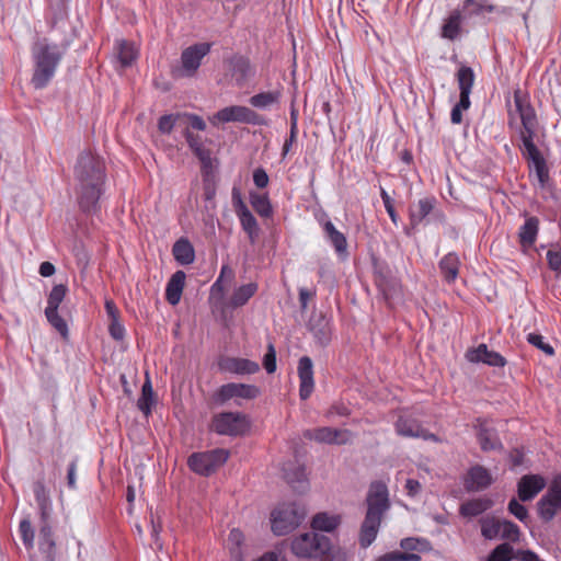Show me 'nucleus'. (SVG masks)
<instances>
[{
	"instance_id": "3",
	"label": "nucleus",
	"mask_w": 561,
	"mask_h": 561,
	"mask_svg": "<svg viewBox=\"0 0 561 561\" xmlns=\"http://www.w3.org/2000/svg\"><path fill=\"white\" fill-rule=\"evenodd\" d=\"M389 492L386 483L374 481L366 495V514L362 522L358 542L363 549L368 548L376 539L382 518L390 508Z\"/></svg>"
},
{
	"instance_id": "56",
	"label": "nucleus",
	"mask_w": 561,
	"mask_h": 561,
	"mask_svg": "<svg viewBox=\"0 0 561 561\" xmlns=\"http://www.w3.org/2000/svg\"><path fill=\"white\" fill-rule=\"evenodd\" d=\"M470 100L460 99L458 103L453 107L450 113V121L453 124H460L462 122V111H466L470 107Z\"/></svg>"
},
{
	"instance_id": "54",
	"label": "nucleus",
	"mask_w": 561,
	"mask_h": 561,
	"mask_svg": "<svg viewBox=\"0 0 561 561\" xmlns=\"http://www.w3.org/2000/svg\"><path fill=\"white\" fill-rule=\"evenodd\" d=\"M527 342L536 346L537 348L541 350L547 355L551 356L554 354V348L550 344L545 343L543 337L540 334L529 333L527 335Z\"/></svg>"
},
{
	"instance_id": "16",
	"label": "nucleus",
	"mask_w": 561,
	"mask_h": 561,
	"mask_svg": "<svg viewBox=\"0 0 561 561\" xmlns=\"http://www.w3.org/2000/svg\"><path fill=\"white\" fill-rule=\"evenodd\" d=\"M38 548L46 561H56V542L53 529L48 522V513L41 508V527L38 533Z\"/></svg>"
},
{
	"instance_id": "36",
	"label": "nucleus",
	"mask_w": 561,
	"mask_h": 561,
	"mask_svg": "<svg viewBox=\"0 0 561 561\" xmlns=\"http://www.w3.org/2000/svg\"><path fill=\"white\" fill-rule=\"evenodd\" d=\"M257 288L256 283H249L236 288L230 297L229 306L232 308L244 306L256 294Z\"/></svg>"
},
{
	"instance_id": "55",
	"label": "nucleus",
	"mask_w": 561,
	"mask_h": 561,
	"mask_svg": "<svg viewBox=\"0 0 561 561\" xmlns=\"http://www.w3.org/2000/svg\"><path fill=\"white\" fill-rule=\"evenodd\" d=\"M508 512L514 515L518 520L525 523L528 519V511L525 505L520 504L517 500L512 499L508 502Z\"/></svg>"
},
{
	"instance_id": "32",
	"label": "nucleus",
	"mask_w": 561,
	"mask_h": 561,
	"mask_svg": "<svg viewBox=\"0 0 561 561\" xmlns=\"http://www.w3.org/2000/svg\"><path fill=\"white\" fill-rule=\"evenodd\" d=\"M243 231L247 233L251 244H255L260 238V226L250 209L237 214Z\"/></svg>"
},
{
	"instance_id": "22",
	"label": "nucleus",
	"mask_w": 561,
	"mask_h": 561,
	"mask_svg": "<svg viewBox=\"0 0 561 561\" xmlns=\"http://www.w3.org/2000/svg\"><path fill=\"white\" fill-rule=\"evenodd\" d=\"M298 376L300 380L299 397L301 400L310 398L313 388V365L308 356H302L298 362Z\"/></svg>"
},
{
	"instance_id": "37",
	"label": "nucleus",
	"mask_w": 561,
	"mask_h": 561,
	"mask_svg": "<svg viewBox=\"0 0 561 561\" xmlns=\"http://www.w3.org/2000/svg\"><path fill=\"white\" fill-rule=\"evenodd\" d=\"M461 31V13L453 11L442 26V37L455 41Z\"/></svg>"
},
{
	"instance_id": "39",
	"label": "nucleus",
	"mask_w": 561,
	"mask_h": 561,
	"mask_svg": "<svg viewBox=\"0 0 561 561\" xmlns=\"http://www.w3.org/2000/svg\"><path fill=\"white\" fill-rule=\"evenodd\" d=\"M153 404L154 393L150 378L147 376L141 387V394L137 401V408L144 413V415L148 416L151 414Z\"/></svg>"
},
{
	"instance_id": "4",
	"label": "nucleus",
	"mask_w": 561,
	"mask_h": 561,
	"mask_svg": "<svg viewBox=\"0 0 561 561\" xmlns=\"http://www.w3.org/2000/svg\"><path fill=\"white\" fill-rule=\"evenodd\" d=\"M69 43H50L48 38H38L32 46L34 64L31 84L36 90L46 88L54 78L57 67L68 49Z\"/></svg>"
},
{
	"instance_id": "42",
	"label": "nucleus",
	"mask_w": 561,
	"mask_h": 561,
	"mask_svg": "<svg viewBox=\"0 0 561 561\" xmlns=\"http://www.w3.org/2000/svg\"><path fill=\"white\" fill-rule=\"evenodd\" d=\"M501 519L494 517H486L480 520L481 534L485 539H494L500 537Z\"/></svg>"
},
{
	"instance_id": "34",
	"label": "nucleus",
	"mask_w": 561,
	"mask_h": 561,
	"mask_svg": "<svg viewBox=\"0 0 561 561\" xmlns=\"http://www.w3.org/2000/svg\"><path fill=\"white\" fill-rule=\"evenodd\" d=\"M493 505L490 499H473L460 505L459 513L463 517H476L488 511Z\"/></svg>"
},
{
	"instance_id": "49",
	"label": "nucleus",
	"mask_w": 561,
	"mask_h": 561,
	"mask_svg": "<svg viewBox=\"0 0 561 561\" xmlns=\"http://www.w3.org/2000/svg\"><path fill=\"white\" fill-rule=\"evenodd\" d=\"M520 530L519 527L507 519L501 522L500 537L505 540L517 542L519 540Z\"/></svg>"
},
{
	"instance_id": "46",
	"label": "nucleus",
	"mask_w": 561,
	"mask_h": 561,
	"mask_svg": "<svg viewBox=\"0 0 561 561\" xmlns=\"http://www.w3.org/2000/svg\"><path fill=\"white\" fill-rule=\"evenodd\" d=\"M332 433L333 427L323 426L314 430H308L305 432L304 436L318 443L332 445Z\"/></svg>"
},
{
	"instance_id": "48",
	"label": "nucleus",
	"mask_w": 561,
	"mask_h": 561,
	"mask_svg": "<svg viewBox=\"0 0 561 561\" xmlns=\"http://www.w3.org/2000/svg\"><path fill=\"white\" fill-rule=\"evenodd\" d=\"M400 547L408 551H428L431 549L430 541L423 538L408 537L400 541Z\"/></svg>"
},
{
	"instance_id": "31",
	"label": "nucleus",
	"mask_w": 561,
	"mask_h": 561,
	"mask_svg": "<svg viewBox=\"0 0 561 561\" xmlns=\"http://www.w3.org/2000/svg\"><path fill=\"white\" fill-rule=\"evenodd\" d=\"M172 254L181 265L192 264L195 260L194 248L186 238H181L173 244Z\"/></svg>"
},
{
	"instance_id": "5",
	"label": "nucleus",
	"mask_w": 561,
	"mask_h": 561,
	"mask_svg": "<svg viewBox=\"0 0 561 561\" xmlns=\"http://www.w3.org/2000/svg\"><path fill=\"white\" fill-rule=\"evenodd\" d=\"M250 426L251 423L247 414L232 411L214 414L209 424L211 432L230 437L245 435Z\"/></svg>"
},
{
	"instance_id": "19",
	"label": "nucleus",
	"mask_w": 561,
	"mask_h": 561,
	"mask_svg": "<svg viewBox=\"0 0 561 561\" xmlns=\"http://www.w3.org/2000/svg\"><path fill=\"white\" fill-rule=\"evenodd\" d=\"M493 482L490 471L481 465L472 466L465 479L463 486L467 492H478L488 489Z\"/></svg>"
},
{
	"instance_id": "63",
	"label": "nucleus",
	"mask_w": 561,
	"mask_h": 561,
	"mask_svg": "<svg viewBox=\"0 0 561 561\" xmlns=\"http://www.w3.org/2000/svg\"><path fill=\"white\" fill-rule=\"evenodd\" d=\"M514 559L518 561H541L538 554L531 550H514Z\"/></svg>"
},
{
	"instance_id": "44",
	"label": "nucleus",
	"mask_w": 561,
	"mask_h": 561,
	"mask_svg": "<svg viewBox=\"0 0 561 561\" xmlns=\"http://www.w3.org/2000/svg\"><path fill=\"white\" fill-rule=\"evenodd\" d=\"M67 291L68 288L66 285H55L48 295L47 307L45 310H58L60 304L66 297Z\"/></svg>"
},
{
	"instance_id": "24",
	"label": "nucleus",
	"mask_w": 561,
	"mask_h": 561,
	"mask_svg": "<svg viewBox=\"0 0 561 561\" xmlns=\"http://www.w3.org/2000/svg\"><path fill=\"white\" fill-rule=\"evenodd\" d=\"M309 329L320 346H327L332 336V329L329 319L322 314H312L309 320Z\"/></svg>"
},
{
	"instance_id": "2",
	"label": "nucleus",
	"mask_w": 561,
	"mask_h": 561,
	"mask_svg": "<svg viewBox=\"0 0 561 561\" xmlns=\"http://www.w3.org/2000/svg\"><path fill=\"white\" fill-rule=\"evenodd\" d=\"M514 104L520 118L519 139L522 141L523 156L527 159L535 171L540 188H546L550 182L547 161L535 144L539 129V121L529 94L519 88L514 90Z\"/></svg>"
},
{
	"instance_id": "61",
	"label": "nucleus",
	"mask_w": 561,
	"mask_h": 561,
	"mask_svg": "<svg viewBox=\"0 0 561 561\" xmlns=\"http://www.w3.org/2000/svg\"><path fill=\"white\" fill-rule=\"evenodd\" d=\"M253 182L257 188H265L268 185L270 178L263 168L253 171Z\"/></svg>"
},
{
	"instance_id": "51",
	"label": "nucleus",
	"mask_w": 561,
	"mask_h": 561,
	"mask_svg": "<svg viewBox=\"0 0 561 561\" xmlns=\"http://www.w3.org/2000/svg\"><path fill=\"white\" fill-rule=\"evenodd\" d=\"M19 531L26 549H32L34 546V529L28 519H22L20 522Z\"/></svg>"
},
{
	"instance_id": "26",
	"label": "nucleus",
	"mask_w": 561,
	"mask_h": 561,
	"mask_svg": "<svg viewBox=\"0 0 561 561\" xmlns=\"http://www.w3.org/2000/svg\"><path fill=\"white\" fill-rule=\"evenodd\" d=\"M327 240L334 248L337 255L342 259L347 257V240L344 233L339 231L331 220H327L322 225Z\"/></svg>"
},
{
	"instance_id": "45",
	"label": "nucleus",
	"mask_w": 561,
	"mask_h": 561,
	"mask_svg": "<svg viewBox=\"0 0 561 561\" xmlns=\"http://www.w3.org/2000/svg\"><path fill=\"white\" fill-rule=\"evenodd\" d=\"M514 559V549L508 542L495 547L485 561H511Z\"/></svg>"
},
{
	"instance_id": "25",
	"label": "nucleus",
	"mask_w": 561,
	"mask_h": 561,
	"mask_svg": "<svg viewBox=\"0 0 561 561\" xmlns=\"http://www.w3.org/2000/svg\"><path fill=\"white\" fill-rule=\"evenodd\" d=\"M436 199L434 197L421 198L416 204L410 206V226L416 229L426 217L434 210Z\"/></svg>"
},
{
	"instance_id": "58",
	"label": "nucleus",
	"mask_w": 561,
	"mask_h": 561,
	"mask_svg": "<svg viewBox=\"0 0 561 561\" xmlns=\"http://www.w3.org/2000/svg\"><path fill=\"white\" fill-rule=\"evenodd\" d=\"M320 561H346V552L341 548L333 547L330 543V548L323 554H320Z\"/></svg>"
},
{
	"instance_id": "18",
	"label": "nucleus",
	"mask_w": 561,
	"mask_h": 561,
	"mask_svg": "<svg viewBox=\"0 0 561 561\" xmlns=\"http://www.w3.org/2000/svg\"><path fill=\"white\" fill-rule=\"evenodd\" d=\"M184 135L190 149L201 162L202 172L204 174H209L214 169L211 150L204 146L203 139L199 135H195L188 129L185 130Z\"/></svg>"
},
{
	"instance_id": "29",
	"label": "nucleus",
	"mask_w": 561,
	"mask_h": 561,
	"mask_svg": "<svg viewBox=\"0 0 561 561\" xmlns=\"http://www.w3.org/2000/svg\"><path fill=\"white\" fill-rule=\"evenodd\" d=\"M185 277L186 275L183 271H176L169 279L165 288V299L170 305L175 306L180 302Z\"/></svg>"
},
{
	"instance_id": "20",
	"label": "nucleus",
	"mask_w": 561,
	"mask_h": 561,
	"mask_svg": "<svg viewBox=\"0 0 561 561\" xmlns=\"http://www.w3.org/2000/svg\"><path fill=\"white\" fill-rule=\"evenodd\" d=\"M284 478L291 489L298 493H305L309 488V482L304 465L288 462L283 468Z\"/></svg>"
},
{
	"instance_id": "30",
	"label": "nucleus",
	"mask_w": 561,
	"mask_h": 561,
	"mask_svg": "<svg viewBox=\"0 0 561 561\" xmlns=\"http://www.w3.org/2000/svg\"><path fill=\"white\" fill-rule=\"evenodd\" d=\"M440 273L447 283H453L458 276L460 260L455 252H449L438 263Z\"/></svg>"
},
{
	"instance_id": "35",
	"label": "nucleus",
	"mask_w": 561,
	"mask_h": 561,
	"mask_svg": "<svg viewBox=\"0 0 561 561\" xmlns=\"http://www.w3.org/2000/svg\"><path fill=\"white\" fill-rule=\"evenodd\" d=\"M249 199L254 211L262 218L273 216V207L267 193L250 192Z\"/></svg>"
},
{
	"instance_id": "11",
	"label": "nucleus",
	"mask_w": 561,
	"mask_h": 561,
	"mask_svg": "<svg viewBox=\"0 0 561 561\" xmlns=\"http://www.w3.org/2000/svg\"><path fill=\"white\" fill-rule=\"evenodd\" d=\"M214 119L220 123H242V124H251L263 126L266 125V119L251 110L250 107L243 105H231L226 106L219 110L215 115Z\"/></svg>"
},
{
	"instance_id": "21",
	"label": "nucleus",
	"mask_w": 561,
	"mask_h": 561,
	"mask_svg": "<svg viewBox=\"0 0 561 561\" xmlns=\"http://www.w3.org/2000/svg\"><path fill=\"white\" fill-rule=\"evenodd\" d=\"M466 358L471 363H483L492 367H504L506 365V359L500 353L489 351L485 344L468 350Z\"/></svg>"
},
{
	"instance_id": "28",
	"label": "nucleus",
	"mask_w": 561,
	"mask_h": 561,
	"mask_svg": "<svg viewBox=\"0 0 561 561\" xmlns=\"http://www.w3.org/2000/svg\"><path fill=\"white\" fill-rule=\"evenodd\" d=\"M539 219L536 216L527 217L524 225L519 228L518 238L523 251L533 248L539 231Z\"/></svg>"
},
{
	"instance_id": "62",
	"label": "nucleus",
	"mask_w": 561,
	"mask_h": 561,
	"mask_svg": "<svg viewBox=\"0 0 561 561\" xmlns=\"http://www.w3.org/2000/svg\"><path fill=\"white\" fill-rule=\"evenodd\" d=\"M231 199H232V205H233L236 215L241 213V211H243V210L249 209L248 206L245 205V203L242 199L240 190L238 187H236V186L232 188Z\"/></svg>"
},
{
	"instance_id": "52",
	"label": "nucleus",
	"mask_w": 561,
	"mask_h": 561,
	"mask_svg": "<svg viewBox=\"0 0 561 561\" xmlns=\"http://www.w3.org/2000/svg\"><path fill=\"white\" fill-rule=\"evenodd\" d=\"M180 114H165L158 121V129L161 134L169 135L172 133Z\"/></svg>"
},
{
	"instance_id": "17",
	"label": "nucleus",
	"mask_w": 561,
	"mask_h": 561,
	"mask_svg": "<svg viewBox=\"0 0 561 561\" xmlns=\"http://www.w3.org/2000/svg\"><path fill=\"white\" fill-rule=\"evenodd\" d=\"M218 368L222 373L243 376L256 374L260 370V365L248 358L221 356L218 359Z\"/></svg>"
},
{
	"instance_id": "64",
	"label": "nucleus",
	"mask_w": 561,
	"mask_h": 561,
	"mask_svg": "<svg viewBox=\"0 0 561 561\" xmlns=\"http://www.w3.org/2000/svg\"><path fill=\"white\" fill-rule=\"evenodd\" d=\"M351 414V410L343 403L333 404L327 412V417H332L334 415L340 416H348Z\"/></svg>"
},
{
	"instance_id": "57",
	"label": "nucleus",
	"mask_w": 561,
	"mask_h": 561,
	"mask_svg": "<svg viewBox=\"0 0 561 561\" xmlns=\"http://www.w3.org/2000/svg\"><path fill=\"white\" fill-rule=\"evenodd\" d=\"M263 366L268 374L276 370V351L273 343L267 345V351L263 357Z\"/></svg>"
},
{
	"instance_id": "9",
	"label": "nucleus",
	"mask_w": 561,
	"mask_h": 561,
	"mask_svg": "<svg viewBox=\"0 0 561 561\" xmlns=\"http://www.w3.org/2000/svg\"><path fill=\"white\" fill-rule=\"evenodd\" d=\"M228 458V450L216 448L203 453H193L187 459V465L195 473L208 477L222 466Z\"/></svg>"
},
{
	"instance_id": "13",
	"label": "nucleus",
	"mask_w": 561,
	"mask_h": 561,
	"mask_svg": "<svg viewBox=\"0 0 561 561\" xmlns=\"http://www.w3.org/2000/svg\"><path fill=\"white\" fill-rule=\"evenodd\" d=\"M225 65L234 84L239 88H242L255 76V68L252 66L250 59L241 54H233L226 58Z\"/></svg>"
},
{
	"instance_id": "53",
	"label": "nucleus",
	"mask_w": 561,
	"mask_h": 561,
	"mask_svg": "<svg viewBox=\"0 0 561 561\" xmlns=\"http://www.w3.org/2000/svg\"><path fill=\"white\" fill-rule=\"evenodd\" d=\"M548 266L556 273H561V248L553 247L547 252Z\"/></svg>"
},
{
	"instance_id": "7",
	"label": "nucleus",
	"mask_w": 561,
	"mask_h": 561,
	"mask_svg": "<svg viewBox=\"0 0 561 561\" xmlns=\"http://www.w3.org/2000/svg\"><path fill=\"white\" fill-rule=\"evenodd\" d=\"M261 394V390L255 385L229 382L220 386L211 396V402L215 405H225L233 400L234 404L241 407L240 399L254 400Z\"/></svg>"
},
{
	"instance_id": "1",
	"label": "nucleus",
	"mask_w": 561,
	"mask_h": 561,
	"mask_svg": "<svg viewBox=\"0 0 561 561\" xmlns=\"http://www.w3.org/2000/svg\"><path fill=\"white\" fill-rule=\"evenodd\" d=\"M77 199L80 210L85 214L100 211V198L104 193L106 168L103 159L92 151H82L75 164Z\"/></svg>"
},
{
	"instance_id": "41",
	"label": "nucleus",
	"mask_w": 561,
	"mask_h": 561,
	"mask_svg": "<svg viewBox=\"0 0 561 561\" xmlns=\"http://www.w3.org/2000/svg\"><path fill=\"white\" fill-rule=\"evenodd\" d=\"M282 96L280 91H267V92H260L257 94H254L249 99V103L256 108H268L273 104H276L279 102Z\"/></svg>"
},
{
	"instance_id": "43",
	"label": "nucleus",
	"mask_w": 561,
	"mask_h": 561,
	"mask_svg": "<svg viewBox=\"0 0 561 561\" xmlns=\"http://www.w3.org/2000/svg\"><path fill=\"white\" fill-rule=\"evenodd\" d=\"M137 58V51L129 42L122 41L118 45V59L123 67H129Z\"/></svg>"
},
{
	"instance_id": "60",
	"label": "nucleus",
	"mask_w": 561,
	"mask_h": 561,
	"mask_svg": "<svg viewBox=\"0 0 561 561\" xmlns=\"http://www.w3.org/2000/svg\"><path fill=\"white\" fill-rule=\"evenodd\" d=\"M108 333L115 341H123L125 337V328L118 320H114L110 322Z\"/></svg>"
},
{
	"instance_id": "27",
	"label": "nucleus",
	"mask_w": 561,
	"mask_h": 561,
	"mask_svg": "<svg viewBox=\"0 0 561 561\" xmlns=\"http://www.w3.org/2000/svg\"><path fill=\"white\" fill-rule=\"evenodd\" d=\"M68 19V1L48 0L45 20L50 30H55L59 23Z\"/></svg>"
},
{
	"instance_id": "33",
	"label": "nucleus",
	"mask_w": 561,
	"mask_h": 561,
	"mask_svg": "<svg viewBox=\"0 0 561 561\" xmlns=\"http://www.w3.org/2000/svg\"><path fill=\"white\" fill-rule=\"evenodd\" d=\"M474 72L471 67L462 65L457 73L456 79L459 88V98L470 100V94L474 83Z\"/></svg>"
},
{
	"instance_id": "40",
	"label": "nucleus",
	"mask_w": 561,
	"mask_h": 561,
	"mask_svg": "<svg viewBox=\"0 0 561 561\" xmlns=\"http://www.w3.org/2000/svg\"><path fill=\"white\" fill-rule=\"evenodd\" d=\"M341 523L339 515H329L328 513H318L312 518L311 526L313 530L333 531Z\"/></svg>"
},
{
	"instance_id": "23",
	"label": "nucleus",
	"mask_w": 561,
	"mask_h": 561,
	"mask_svg": "<svg viewBox=\"0 0 561 561\" xmlns=\"http://www.w3.org/2000/svg\"><path fill=\"white\" fill-rule=\"evenodd\" d=\"M546 486L545 479L539 474H526L517 484L518 497L523 502L533 500Z\"/></svg>"
},
{
	"instance_id": "10",
	"label": "nucleus",
	"mask_w": 561,
	"mask_h": 561,
	"mask_svg": "<svg viewBox=\"0 0 561 561\" xmlns=\"http://www.w3.org/2000/svg\"><path fill=\"white\" fill-rule=\"evenodd\" d=\"M540 519L549 523L558 511H561V474H557L550 482L547 492L537 502Z\"/></svg>"
},
{
	"instance_id": "15",
	"label": "nucleus",
	"mask_w": 561,
	"mask_h": 561,
	"mask_svg": "<svg viewBox=\"0 0 561 561\" xmlns=\"http://www.w3.org/2000/svg\"><path fill=\"white\" fill-rule=\"evenodd\" d=\"M210 43L194 44L185 48L181 54L183 71L187 77L195 75L201 66L202 59L209 54Z\"/></svg>"
},
{
	"instance_id": "47",
	"label": "nucleus",
	"mask_w": 561,
	"mask_h": 561,
	"mask_svg": "<svg viewBox=\"0 0 561 561\" xmlns=\"http://www.w3.org/2000/svg\"><path fill=\"white\" fill-rule=\"evenodd\" d=\"M45 316L49 324L59 332L64 339H67L69 334L68 325L59 316L58 310H45Z\"/></svg>"
},
{
	"instance_id": "14",
	"label": "nucleus",
	"mask_w": 561,
	"mask_h": 561,
	"mask_svg": "<svg viewBox=\"0 0 561 561\" xmlns=\"http://www.w3.org/2000/svg\"><path fill=\"white\" fill-rule=\"evenodd\" d=\"M473 427L477 431V439L483 451H502L504 449L497 431L490 426L488 420L482 417L476 419Z\"/></svg>"
},
{
	"instance_id": "12",
	"label": "nucleus",
	"mask_w": 561,
	"mask_h": 561,
	"mask_svg": "<svg viewBox=\"0 0 561 561\" xmlns=\"http://www.w3.org/2000/svg\"><path fill=\"white\" fill-rule=\"evenodd\" d=\"M394 428L398 435L412 438H422L424 440L439 442L436 434L431 433L424 428L421 422L412 414H402L394 423Z\"/></svg>"
},
{
	"instance_id": "8",
	"label": "nucleus",
	"mask_w": 561,
	"mask_h": 561,
	"mask_svg": "<svg viewBox=\"0 0 561 561\" xmlns=\"http://www.w3.org/2000/svg\"><path fill=\"white\" fill-rule=\"evenodd\" d=\"M330 548V539L314 531L305 533L294 538L291 551L299 558H319Z\"/></svg>"
},
{
	"instance_id": "50",
	"label": "nucleus",
	"mask_w": 561,
	"mask_h": 561,
	"mask_svg": "<svg viewBox=\"0 0 561 561\" xmlns=\"http://www.w3.org/2000/svg\"><path fill=\"white\" fill-rule=\"evenodd\" d=\"M421 557L412 552L391 551L378 557L375 561H420Z\"/></svg>"
},
{
	"instance_id": "6",
	"label": "nucleus",
	"mask_w": 561,
	"mask_h": 561,
	"mask_svg": "<svg viewBox=\"0 0 561 561\" xmlns=\"http://www.w3.org/2000/svg\"><path fill=\"white\" fill-rule=\"evenodd\" d=\"M305 518V510L296 503L282 504L271 514L272 530L276 536L293 531Z\"/></svg>"
},
{
	"instance_id": "59",
	"label": "nucleus",
	"mask_w": 561,
	"mask_h": 561,
	"mask_svg": "<svg viewBox=\"0 0 561 561\" xmlns=\"http://www.w3.org/2000/svg\"><path fill=\"white\" fill-rule=\"evenodd\" d=\"M352 432L350 430L333 428L332 445H346L351 442Z\"/></svg>"
},
{
	"instance_id": "38",
	"label": "nucleus",
	"mask_w": 561,
	"mask_h": 561,
	"mask_svg": "<svg viewBox=\"0 0 561 561\" xmlns=\"http://www.w3.org/2000/svg\"><path fill=\"white\" fill-rule=\"evenodd\" d=\"M375 282L386 300L391 299L399 290V282L391 275L379 272Z\"/></svg>"
}]
</instances>
